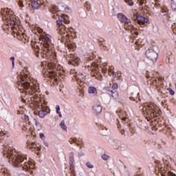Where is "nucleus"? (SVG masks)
Segmentation results:
<instances>
[{"label": "nucleus", "instance_id": "1", "mask_svg": "<svg viewBox=\"0 0 176 176\" xmlns=\"http://www.w3.org/2000/svg\"><path fill=\"white\" fill-rule=\"evenodd\" d=\"M12 162L15 167L23 166L25 170L34 168V162L30 160L27 161V157H24L21 155L15 154L14 157H12Z\"/></svg>", "mask_w": 176, "mask_h": 176}, {"label": "nucleus", "instance_id": "2", "mask_svg": "<svg viewBox=\"0 0 176 176\" xmlns=\"http://www.w3.org/2000/svg\"><path fill=\"white\" fill-rule=\"evenodd\" d=\"M143 115L146 117L147 120L150 119H153V118H157L159 116V109L157 106L153 103L150 104H146L142 109Z\"/></svg>", "mask_w": 176, "mask_h": 176}, {"label": "nucleus", "instance_id": "3", "mask_svg": "<svg viewBox=\"0 0 176 176\" xmlns=\"http://www.w3.org/2000/svg\"><path fill=\"white\" fill-rule=\"evenodd\" d=\"M3 20L6 21L10 25H17V19L14 15L13 12L10 11L8 8L4 9L1 12Z\"/></svg>", "mask_w": 176, "mask_h": 176}, {"label": "nucleus", "instance_id": "4", "mask_svg": "<svg viewBox=\"0 0 176 176\" xmlns=\"http://www.w3.org/2000/svg\"><path fill=\"white\" fill-rule=\"evenodd\" d=\"M40 39L43 42V46L44 49L49 50L52 42V36L50 34H42Z\"/></svg>", "mask_w": 176, "mask_h": 176}, {"label": "nucleus", "instance_id": "5", "mask_svg": "<svg viewBox=\"0 0 176 176\" xmlns=\"http://www.w3.org/2000/svg\"><path fill=\"white\" fill-rule=\"evenodd\" d=\"M146 57L148 58V60H149V61L155 63L156 60H157L158 54L155 50L148 49L147 51H146Z\"/></svg>", "mask_w": 176, "mask_h": 176}, {"label": "nucleus", "instance_id": "6", "mask_svg": "<svg viewBox=\"0 0 176 176\" xmlns=\"http://www.w3.org/2000/svg\"><path fill=\"white\" fill-rule=\"evenodd\" d=\"M21 79L22 80L21 85V86H23V89H25V90H28V92L30 94H33L34 93H35V91H36V89H35V87L31 85L28 82H24V77H22Z\"/></svg>", "mask_w": 176, "mask_h": 176}, {"label": "nucleus", "instance_id": "7", "mask_svg": "<svg viewBox=\"0 0 176 176\" xmlns=\"http://www.w3.org/2000/svg\"><path fill=\"white\" fill-rule=\"evenodd\" d=\"M3 155L6 156L7 159H12V157H14V150L9 148L8 151L3 152Z\"/></svg>", "mask_w": 176, "mask_h": 176}, {"label": "nucleus", "instance_id": "8", "mask_svg": "<svg viewBox=\"0 0 176 176\" xmlns=\"http://www.w3.org/2000/svg\"><path fill=\"white\" fill-rule=\"evenodd\" d=\"M118 17L119 20L122 21V23H125L126 24H129V23H131L130 19H129L126 16H124V14L122 13L118 14Z\"/></svg>", "mask_w": 176, "mask_h": 176}, {"label": "nucleus", "instance_id": "9", "mask_svg": "<svg viewBox=\"0 0 176 176\" xmlns=\"http://www.w3.org/2000/svg\"><path fill=\"white\" fill-rule=\"evenodd\" d=\"M153 85L156 86V87H162V86H163V81L162 78L153 79Z\"/></svg>", "mask_w": 176, "mask_h": 176}, {"label": "nucleus", "instance_id": "10", "mask_svg": "<svg viewBox=\"0 0 176 176\" xmlns=\"http://www.w3.org/2000/svg\"><path fill=\"white\" fill-rule=\"evenodd\" d=\"M136 19L138 21V24H145V23H148L149 19L142 16H136Z\"/></svg>", "mask_w": 176, "mask_h": 176}, {"label": "nucleus", "instance_id": "11", "mask_svg": "<svg viewBox=\"0 0 176 176\" xmlns=\"http://www.w3.org/2000/svg\"><path fill=\"white\" fill-rule=\"evenodd\" d=\"M93 109L94 112H95V113H96L97 115L102 111V107L98 104H96L95 106H94Z\"/></svg>", "mask_w": 176, "mask_h": 176}, {"label": "nucleus", "instance_id": "12", "mask_svg": "<svg viewBox=\"0 0 176 176\" xmlns=\"http://www.w3.org/2000/svg\"><path fill=\"white\" fill-rule=\"evenodd\" d=\"M30 149L32 151H39L41 149L35 143H32L31 144H28Z\"/></svg>", "mask_w": 176, "mask_h": 176}, {"label": "nucleus", "instance_id": "13", "mask_svg": "<svg viewBox=\"0 0 176 176\" xmlns=\"http://www.w3.org/2000/svg\"><path fill=\"white\" fill-rule=\"evenodd\" d=\"M31 6H32V8L34 10L39 9V6H40L39 3H38V1H32Z\"/></svg>", "mask_w": 176, "mask_h": 176}, {"label": "nucleus", "instance_id": "14", "mask_svg": "<svg viewBox=\"0 0 176 176\" xmlns=\"http://www.w3.org/2000/svg\"><path fill=\"white\" fill-rule=\"evenodd\" d=\"M47 115V111L46 110H40L38 111V116L39 118H45Z\"/></svg>", "mask_w": 176, "mask_h": 176}, {"label": "nucleus", "instance_id": "15", "mask_svg": "<svg viewBox=\"0 0 176 176\" xmlns=\"http://www.w3.org/2000/svg\"><path fill=\"white\" fill-rule=\"evenodd\" d=\"M50 76V78H52V79H54L55 82H57V80H58L57 79V74L54 72H51Z\"/></svg>", "mask_w": 176, "mask_h": 176}, {"label": "nucleus", "instance_id": "16", "mask_svg": "<svg viewBox=\"0 0 176 176\" xmlns=\"http://www.w3.org/2000/svg\"><path fill=\"white\" fill-rule=\"evenodd\" d=\"M111 96L114 100H118L119 98V94L117 91H111Z\"/></svg>", "mask_w": 176, "mask_h": 176}, {"label": "nucleus", "instance_id": "17", "mask_svg": "<svg viewBox=\"0 0 176 176\" xmlns=\"http://www.w3.org/2000/svg\"><path fill=\"white\" fill-rule=\"evenodd\" d=\"M89 93L90 94H97V89H96V87H89Z\"/></svg>", "mask_w": 176, "mask_h": 176}, {"label": "nucleus", "instance_id": "18", "mask_svg": "<svg viewBox=\"0 0 176 176\" xmlns=\"http://www.w3.org/2000/svg\"><path fill=\"white\" fill-rule=\"evenodd\" d=\"M63 20H64V17L60 16L58 17V19L56 21L58 25H59L60 27L63 25Z\"/></svg>", "mask_w": 176, "mask_h": 176}, {"label": "nucleus", "instance_id": "19", "mask_svg": "<svg viewBox=\"0 0 176 176\" xmlns=\"http://www.w3.org/2000/svg\"><path fill=\"white\" fill-rule=\"evenodd\" d=\"M60 126L62 129L65 130V131H67V125H65V123L64 121H62L60 124Z\"/></svg>", "mask_w": 176, "mask_h": 176}, {"label": "nucleus", "instance_id": "20", "mask_svg": "<svg viewBox=\"0 0 176 176\" xmlns=\"http://www.w3.org/2000/svg\"><path fill=\"white\" fill-rule=\"evenodd\" d=\"M48 67H49L50 69H55L56 64H54V63H49Z\"/></svg>", "mask_w": 176, "mask_h": 176}, {"label": "nucleus", "instance_id": "21", "mask_svg": "<svg viewBox=\"0 0 176 176\" xmlns=\"http://www.w3.org/2000/svg\"><path fill=\"white\" fill-rule=\"evenodd\" d=\"M91 74L92 76H96V75H97V74H98V70H97V69H92Z\"/></svg>", "mask_w": 176, "mask_h": 176}, {"label": "nucleus", "instance_id": "22", "mask_svg": "<svg viewBox=\"0 0 176 176\" xmlns=\"http://www.w3.org/2000/svg\"><path fill=\"white\" fill-rule=\"evenodd\" d=\"M102 159H103V160H108V159H109V155L103 154V155H102Z\"/></svg>", "mask_w": 176, "mask_h": 176}, {"label": "nucleus", "instance_id": "23", "mask_svg": "<svg viewBox=\"0 0 176 176\" xmlns=\"http://www.w3.org/2000/svg\"><path fill=\"white\" fill-rule=\"evenodd\" d=\"M126 2L129 5V6H133V5H134V3H133L131 0H126Z\"/></svg>", "mask_w": 176, "mask_h": 176}, {"label": "nucleus", "instance_id": "24", "mask_svg": "<svg viewBox=\"0 0 176 176\" xmlns=\"http://www.w3.org/2000/svg\"><path fill=\"white\" fill-rule=\"evenodd\" d=\"M118 83H116V82L113 83L112 89H114V90H116V89H118Z\"/></svg>", "mask_w": 176, "mask_h": 176}, {"label": "nucleus", "instance_id": "25", "mask_svg": "<svg viewBox=\"0 0 176 176\" xmlns=\"http://www.w3.org/2000/svg\"><path fill=\"white\" fill-rule=\"evenodd\" d=\"M86 166H87V167H88V168H93V167H94V166H93V164H91L90 162H87V163L86 164Z\"/></svg>", "mask_w": 176, "mask_h": 176}, {"label": "nucleus", "instance_id": "26", "mask_svg": "<svg viewBox=\"0 0 176 176\" xmlns=\"http://www.w3.org/2000/svg\"><path fill=\"white\" fill-rule=\"evenodd\" d=\"M168 90L170 96H174V93L175 92H174V91L173 89H171V88H168Z\"/></svg>", "mask_w": 176, "mask_h": 176}, {"label": "nucleus", "instance_id": "27", "mask_svg": "<svg viewBox=\"0 0 176 176\" xmlns=\"http://www.w3.org/2000/svg\"><path fill=\"white\" fill-rule=\"evenodd\" d=\"M63 23H65V24H69V21L67 20L65 18H63V20H62Z\"/></svg>", "mask_w": 176, "mask_h": 176}, {"label": "nucleus", "instance_id": "28", "mask_svg": "<svg viewBox=\"0 0 176 176\" xmlns=\"http://www.w3.org/2000/svg\"><path fill=\"white\" fill-rule=\"evenodd\" d=\"M69 165H70V166L74 165V158H73V157H70V160H69Z\"/></svg>", "mask_w": 176, "mask_h": 176}, {"label": "nucleus", "instance_id": "29", "mask_svg": "<svg viewBox=\"0 0 176 176\" xmlns=\"http://www.w3.org/2000/svg\"><path fill=\"white\" fill-rule=\"evenodd\" d=\"M168 176H176V175L174 174L173 172L168 171Z\"/></svg>", "mask_w": 176, "mask_h": 176}, {"label": "nucleus", "instance_id": "30", "mask_svg": "<svg viewBox=\"0 0 176 176\" xmlns=\"http://www.w3.org/2000/svg\"><path fill=\"white\" fill-rule=\"evenodd\" d=\"M70 170H71V171H74L75 170V167H74V164L70 165Z\"/></svg>", "mask_w": 176, "mask_h": 176}, {"label": "nucleus", "instance_id": "31", "mask_svg": "<svg viewBox=\"0 0 176 176\" xmlns=\"http://www.w3.org/2000/svg\"><path fill=\"white\" fill-rule=\"evenodd\" d=\"M41 5H43L44 6L43 8V10H45V6H46V3H45V2H43V3H41Z\"/></svg>", "mask_w": 176, "mask_h": 176}, {"label": "nucleus", "instance_id": "32", "mask_svg": "<svg viewBox=\"0 0 176 176\" xmlns=\"http://www.w3.org/2000/svg\"><path fill=\"white\" fill-rule=\"evenodd\" d=\"M19 6H21V8H23V6H24V5H23V1H19Z\"/></svg>", "mask_w": 176, "mask_h": 176}, {"label": "nucleus", "instance_id": "33", "mask_svg": "<svg viewBox=\"0 0 176 176\" xmlns=\"http://www.w3.org/2000/svg\"><path fill=\"white\" fill-rule=\"evenodd\" d=\"M60 112V106L56 107V113Z\"/></svg>", "mask_w": 176, "mask_h": 176}, {"label": "nucleus", "instance_id": "34", "mask_svg": "<svg viewBox=\"0 0 176 176\" xmlns=\"http://www.w3.org/2000/svg\"><path fill=\"white\" fill-rule=\"evenodd\" d=\"M24 119H25V120H29V118H28V116H26V115H25Z\"/></svg>", "mask_w": 176, "mask_h": 176}, {"label": "nucleus", "instance_id": "35", "mask_svg": "<svg viewBox=\"0 0 176 176\" xmlns=\"http://www.w3.org/2000/svg\"><path fill=\"white\" fill-rule=\"evenodd\" d=\"M58 113L59 118H61L63 116L61 115V112L58 111V113Z\"/></svg>", "mask_w": 176, "mask_h": 176}, {"label": "nucleus", "instance_id": "36", "mask_svg": "<svg viewBox=\"0 0 176 176\" xmlns=\"http://www.w3.org/2000/svg\"><path fill=\"white\" fill-rule=\"evenodd\" d=\"M45 137V135L43 133H40V138H43Z\"/></svg>", "mask_w": 176, "mask_h": 176}, {"label": "nucleus", "instance_id": "37", "mask_svg": "<svg viewBox=\"0 0 176 176\" xmlns=\"http://www.w3.org/2000/svg\"><path fill=\"white\" fill-rule=\"evenodd\" d=\"M36 52H39V47L36 46Z\"/></svg>", "mask_w": 176, "mask_h": 176}, {"label": "nucleus", "instance_id": "38", "mask_svg": "<svg viewBox=\"0 0 176 176\" xmlns=\"http://www.w3.org/2000/svg\"><path fill=\"white\" fill-rule=\"evenodd\" d=\"M10 60H11L12 62H14V57H13V56L11 57V58H10Z\"/></svg>", "mask_w": 176, "mask_h": 176}, {"label": "nucleus", "instance_id": "39", "mask_svg": "<svg viewBox=\"0 0 176 176\" xmlns=\"http://www.w3.org/2000/svg\"><path fill=\"white\" fill-rule=\"evenodd\" d=\"M127 118L126 117H122V120H126Z\"/></svg>", "mask_w": 176, "mask_h": 176}, {"label": "nucleus", "instance_id": "40", "mask_svg": "<svg viewBox=\"0 0 176 176\" xmlns=\"http://www.w3.org/2000/svg\"><path fill=\"white\" fill-rule=\"evenodd\" d=\"M38 32H39V34H42V32H43V30H40L38 31Z\"/></svg>", "mask_w": 176, "mask_h": 176}, {"label": "nucleus", "instance_id": "41", "mask_svg": "<svg viewBox=\"0 0 176 176\" xmlns=\"http://www.w3.org/2000/svg\"><path fill=\"white\" fill-rule=\"evenodd\" d=\"M12 30H13L14 34H16V32H14V28L12 27Z\"/></svg>", "mask_w": 176, "mask_h": 176}, {"label": "nucleus", "instance_id": "42", "mask_svg": "<svg viewBox=\"0 0 176 176\" xmlns=\"http://www.w3.org/2000/svg\"><path fill=\"white\" fill-rule=\"evenodd\" d=\"M77 79H79L80 80H82V79L80 78H79L78 76H76Z\"/></svg>", "mask_w": 176, "mask_h": 176}, {"label": "nucleus", "instance_id": "43", "mask_svg": "<svg viewBox=\"0 0 176 176\" xmlns=\"http://www.w3.org/2000/svg\"><path fill=\"white\" fill-rule=\"evenodd\" d=\"M40 13H41V14H43V13H45V12L44 11H41Z\"/></svg>", "mask_w": 176, "mask_h": 176}, {"label": "nucleus", "instance_id": "44", "mask_svg": "<svg viewBox=\"0 0 176 176\" xmlns=\"http://www.w3.org/2000/svg\"><path fill=\"white\" fill-rule=\"evenodd\" d=\"M12 67H14V62H12Z\"/></svg>", "mask_w": 176, "mask_h": 176}, {"label": "nucleus", "instance_id": "45", "mask_svg": "<svg viewBox=\"0 0 176 176\" xmlns=\"http://www.w3.org/2000/svg\"><path fill=\"white\" fill-rule=\"evenodd\" d=\"M22 102H25V100L22 99Z\"/></svg>", "mask_w": 176, "mask_h": 176}, {"label": "nucleus", "instance_id": "46", "mask_svg": "<svg viewBox=\"0 0 176 176\" xmlns=\"http://www.w3.org/2000/svg\"><path fill=\"white\" fill-rule=\"evenodd\" d=\"M36 124H38V122L36 121Z\"/></svg>", "mask_w": 176, "mask_h": 176}, {"label": "nucleus", "instance_id": "47", "mask_svg": "<svg viewBox=\"0 0 176 176\" xmlns=\"http://www.w3.org/2000/svg\"><path fill=\"white\" fill-rule=\"evenodd\" d=\"M74 61H78V59L74 60Z\"/></svg>", "mask_w": 176, "mask_h": 176}, {"label": "nucleus", "instance_id": "48", "mask_svg": "<svg viewBox=\"0 0 176 176\" xmlns=\"http://www.w3.org/2000/svg\"><path fill=\"white\" fill-rule=\"evenodd\" d=\"M44 52H46V50H44Z\"/></svg>", "mask_w": 176, "mask_h": 176}, {"label": "nucleus", "instance_id": "49", "mask_svg": "<svg viewBox=\"0 0 176 176\" xmlns=\"http://www.w3.org/2000/svg\"><path fill=\"white\" fill-rule=\"evenodd\" d=\"M147 78H149V76H147Z\"/></svg>", "mask_w": 176, "mask_h": 176}]
</instances>
